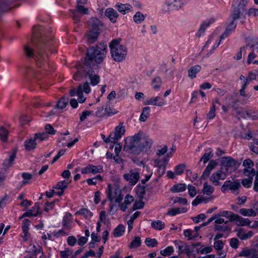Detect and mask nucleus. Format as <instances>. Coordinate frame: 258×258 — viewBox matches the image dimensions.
I'll return each instance as SVG.
<instances>
[{
	"label": "nucleus",
	"mask_w": 258,
	"mask_h": 258,
	"mask_svg": "<svg viewBox=\"0 0 258 258\" xmlns=\"http://www.w3.org/2000/svg\"><path fill=\"white\" fill-rule=\"evenodd\" d=\"M107 53V45L102 43L96 47L88 49L83 66L81 68L85 73V77L90 81L92 85H97L100 82V77L96 73L98 64L104 60Z\"/></svg>",
	"instance_id": "nucleus-1"
},
{
	"label": "nucleus",
	"mask_w": 258,
	"mask_h": 258,
	"mask_svg": "<svg viewBox=\"0 0 258 258\" xmlns=\"http://www.w3.org/2000/svg\"><path fill=\"white\" fill-rule=\"evenodd\" d=\"M152 144L153 141L150 137L143 132L139 131L125 139L123 150L130 154H139L149 150Z\"/></svg>",
	"instance_id": "nucleus-2"
},
{
	"label": "nucleus",
	"mask_w": 258,
	"mask_h": 258,
	"mask_svg": "<svg viewBox=\"0 0 258 258\" xmlns=\"http://www.w3.org/2000/svg\"><path fill=\"white\" fill-rule=\"evenodd\" d=\"M120 38L112 40L109 44L111 56L116 61H120L125 58L127 53V48L120 44Z\"/></svg>",
	"instance_id": "nucleus-3"
},
{
	"label": "nucleus",
	"mask_w": 258,
	"mask_h": 258,
	"mask_svg": "<svg viewBox=\"0 0 258 258\" xmlns=\"http://www.w3.org/2000/svg\"><path fill=\"white\" fill-rule=\"evenodd\" d=\"M229 19L231 20V22L228 25L224 32L223 33L222 35L220 36V41L218 43H217V39H215L213 36H211L208 39V40L206 42L204 46V48L207 47L208 45L210 44L214 43L213 46H212V50H214L216 48H217L219 45L221 40L224 39L225 38L228 37L230 33H231V32L236 28V21L237 19H233V18H230V17H229Z\"/></svg>",
	"instance_id": "nucleus-4"
},
{
	"label": "nucleus",
	"mask_w": 258,
	"mask_h": 258,
	"mask_svg": "<svg viewBox=\"0 0 258 258\" xmlns=\"http://www.w3.org/2000/svg\"><path fill=\"white\" fill-rule=\"evenodd\" d=\"M91 91L89 84L87 81L82 85H80L77 89L76 90L74 88H72L70 91V95L71 96L77 95L79 98V102L83 103L86 100V97L83 96V92L89 93Z\"/></svg>",
	"instance_id": "nucleus-5"
},
{
	"label": "nucleus",
	"mask_w": 258,
	"mask_h": 258,
	"mask_svg": "<svg viewBox=\"0 0 258 258\" xmlns=\"http://www.w3.org/2000/svg\"><path fill=\"white\" fill-rule=\"evenodd\" d=\"M248 0H234L232 6L233 11L230 15V18L238 19L240 15L245 11V7Z\"/></svg>",
	"instance_id": "nucleus-6"
},
{
	"label": "nucleus",
	"mask_w": 258,
	"mask_h": 258,
	"mask_svg": "<svg viewBox=\"0 0 258 258\" xmlns=\"http://www.w3.org/2000/svg\"><path fill=\"white\" fill-rule=\"evenodd\" d=\"M213 216L215 223V230L223 232L230 230L227 225L228 220H225L219 213L214 215Z\"/></svg>",
	"instance_id": "nucleus-7"
},
{
	"label": "nucleus",
	"mask_w": 258,
	"mask_h": 258,
	"mask_svg": "<svg viewBox=\"0 0 258 258\" xmlns=\"http://www.w3.org/2000/svg\"><path fill=\"white\" fill-rule=\"evenodd\" d=\"M124 178L129 182L131 185H135L139 180L140 174L138 171L132 170L128 173L124 174Z\"/></svg>",
	"instance_id": "nucleus-8"
},
{
	"label": "nucleus",
	"mask_w": 258,
	"mask_h": 258,
	"mask_svg": "<svg viewBox=\"0 0 258 258\" xmlns=\"http://www.w3.org/2000/svg\"><path fill=\"white\" fill-rule=\"evenodd\" d=\"M222 164L228 170L229 168H232L234 170L240 165L238 162L231 157H224L222 158Z\"/></svg>",
	"instance_id": "nucleus-9"
},
{
	"label": "nucleus",
	"mask_w": 258,
	"mask_h": 258,
	"mask_svg": "<svg viewBox=\"0 0 258 258\" xmlns=\"http://www.w3.org/2000/svg\"><path fill=\"white\" fill-rule=\"evenodd\" d=\"M226 173L221 169L213 173L210 177V179L214 185L218 186L220 184L219 181L220 180L225 179L226 178Z\"/></svg>",
	"instance_id": "nucleus-10"
},
{
	"label": "nucleus",
	"mask_w": 258,
	"mask_h": 258,
	"mask_svg": "<svg viewBox=\"0 0 258 258\" xmlns=\"http://www.w3.org/2000/svg\"><path fill=\"white\" fill-rule=\"evenodd\" d=\"M125 132V130L123 125V123H120L119 125L115 127L114 132L110 134V137L113 139V141H114L115 143L121 138Z\"/></svg>",
	"instance_id": "nucleus-11"
},
{
	"label": "nucleus",
	"mask_w": 258,
	"mask_h": 258,
	"mask_svg": "<svg viewBox=\"0 0 258 258\" xmlns=\"http://www.w3.org/2000/svg\"><path fill=\"white\" fill-rule=\"evenodd\" d=\"M246 48L249 47L251 51L258 52V37L249 36L245 38Z\"/></svg>",
	"instance_id": "nucleus-12"
},
{
	"label": "nucleus",
	"mask_w": 258,
	"mask_h": 258,
	"mask_svg": "<svg viewBox=\"0 0 258 258\" xmlns=\"http://www.w3.org/2000/svg\"><path fill=\"white\" fill-rule=\"evenodd\" d=\"M238 102V100L235 99L234 100L231 102V103L229 104V105H231V107H233L236 110L237 115L243 118L251 117V115L249 113V112L247 110L243 108H237L235 107V104Z\"/></svg>",
	"instance_id": "nucleus-13"
},
{
	"label": "nucleus",
	"mask_w": 258,
	"mask_h": 258,
	"mask_svg": "<svg viewBox=\"0 0 258 258\" xmlns=\"http://www.w3.org/2000/svg\"><path fill=\"white\" fill-rule=\"evenodd\" d=\"M48 44H47V38H44L42 40V44H39L37 45V47L38 48V55L37 56V58L38 59V64H40V67L41 66V61L43 60H45L46 58L47 57V55L46 54H43L42 52V45H44L45 46H47Z\"/></svg>",
	"instance_id": "nucleus-14"
},
{
	"label": "nucleus",
	"mask_w": 258,
	"mask_h": 258,
	"mask_svg": "<svg viewBox=\"0 0 258 258\" xmlns=\"http://www.w3.org/2000/svg\"><path fill=\"white\" fill-rule=\"evenodd\" d=\"M186 0H163V3L168 7H172L176 10L181 9Z\"/></svg>",
	"instance_id": "nucleus-15"
},
{
	"label": "nucleus",
	"mask_w": 258,
	"mask_h": 258,
	"mask_svg": "<svg viewBox=\"0 0 258 258\" xmlns=\"http://www.w3.org/2000/svg\"><path fill=\"white\" fill-rule=\"evenodd\" d=\"M70 182L66 179L58 182L54 187L56 189L60 190V191H56L55 194L61 196L63 195L64 190L67 188Z\"/></svg>",
	"instance_id": "nucleus-16"
},
{
	"label": "nucleus",
	"mask_w": 258,
	"mask_h": 258,
	"mask_svg": "<svg viewBox=\"0 0 258 258\" xmlns=\"http://www.w3.org/2000/svg\"><path fill=\"white\" fill-rule=\"evenodd\" d=\"M215 21L214 18H211L208 20H207L203 22L201 24L200 29L198 31L196 36L197 37H201L205 32V30L211 24L213 23Z\"/></svg>",
	"instance_id": "nucleus-17"
},
{
	"label": "nucleus",
	"mask_w": 258,
	"mask_h": 258,
	"mask_svg": "<svg viewBox=\"0 0 258 258\" xmlns=\"http://www.w3.org/2000/svg\"><path fill=\"white\" fill-rule=\"evenodd\" d=\"M88 23L91 27V30L100 32V28L102 26V24L98 19L92 18L89 20Z\"/></svg>",
	"instance_id": "nucleus-18"
},
{
	"label": "nucleus",
	"mask_w": 258,
	"mask_h": 258,
	"mask_svg": "<svg viewBox=\"0 0 258 258\" xmlns=\"http://www.w3.org/2000/svg\"><path fill=\"white\" fill-rule=\"evenodd\" d=\"M166 103V101L162 98L157 96L149 98L147 100L148 105H153L158 106H162Z\"/></svg>",
	"instance_id": "nucleus-19"
},
{
	"label": "nucleus",
	"mask_w": 258,
	"mask_h": 258,
	"mask_svg": "<svg viewBox=\"0 0 258 258\" xmlns=\"http://www.w3.org/2000/svg\"><path fill=\"white\" fill-rule=\"evenodd\" d=\"M217 163L215 161H210L203 172L201 178L206 179L210 175L211 171L217 166Z\"/></svg>",
	"instance_id": "nucleus-20"
},
{
	"label": "nucleus",
	"mask_w": 258,
	"mask_h": 258,
	"mask_svg": "<svg viewBox=\"0 0 258 258\" xmlns=\"http://www.w3.org/2000/svg\"><path fill=\"white\" fill-rule=\"evenodd\" d=\"M115 8L120 13L123 14L133 11V7L129 4H123L118 3L116 5Z\"/></svg>",
	"instance_id": "nucleus-21"
},
{
	"label": "nucleus",
	"mask_w": 258,
	"mask_h": 258,
	"mask_svg": "<svg viewBox=\"0 0 258 258\" xmlns=\"http://www.w3.org/2000/svg\"><path fill=\"white\" fill-rule=\"evenodd\" d=\"M105 14L107 17L112 22L115 23L116 21L118 14L117 12L112 8H107L105 12Z\"/></svg>",
	"instance_id": "nucleus-22"
},
{
	"label": "nucleus",
	"mask_w": 258,
	"mask_h": 258,
	"mask_svg": "<svg viewBox=\"0 0 258 258\" xmlns=\"http://www.w3.org/2000/svg\"><path fill=\"white\" fill-rule=\"evenodd\" d=\"M17 152V149H12L11 152L10 153L9 159H6L4 162L3 164L5 167H9L11 166L16 158Z\"/></svg>",
	"instance_id": "nucleus-23"
},
{
	"label": "nucleus",
	"mask_w": 258,
	"mask_h": 258,
	"mask_svg": "<svg viewBox=\"0 0 258 258\" xmlns=\"http://www.w3.org/2000/svg\"><path fill=\"white\" fill-rule=\"evenodd\" d=\"M99 33V31H95L92 30L88 31L86 34L88 41L90 43H94L97 40Z\"/></svg>",
	"instance_id": "nucleus-24"
},
{
	"label": "nucleus",
	"mask_w": 258,
	"mask_h": 258,
	"mask_svg": "<svg viewBox=\"0 0 258 258\" xmlns=\"http://www.w3.org/2000/svg\"><path fill=\"white\" fill-rule=\"evenodd\" d=\"M221 216L228 219L229 221H235L238 218V215L231 211H223L219 213Z\"/></svg>",
	"instance_id": "nucleus-25"
},
{
	"label": "nucleus",
	"mask_w": 258,
	"mask_h": 258,
	"mask_svg": "<svg viewBox=\"0 0 258 258\" xmlns=\"http://www.w3.org/2000/svg\"><path fill=\"white\" fill-rule=\"evenodd\" d=\"M40 208V204L38 203H35V205L33 207L34 209L37 210L36 213H33V211L32 210H30L28 211L25 212L23 214V215L20 217V219H22L24 217H32V216H36L40 212L39 211V209Z\"/></svg>",
	"instance_id": "nucleus-26"
},
{
	"label": "nucleus",
	"mask_w": 258,
	"mask_h": 258,
	"mask_svg": "<svg viewBox=\"0 0 258 258\" xmlns=\"http://www.w3.org/2000/svg\"><path fill=\"white\" fill-rule=\"evenodd\" d=\"M253 235V232L251 231H249L246 232L245 230L243 229L240 228L237 232V236L242 240H245L250 238Z\"/></svg>",
	"instance_id": "nucleus-27"
},
{
	"label": "nucleus",
	"mask_w": 258,
	"mask_h": 258,
	"mask_svg": "<svg viewBox=\"0 0 258 258\" xmlns=\"http://www.w3.org/2000/svg\"><path fill=\"white\" fill-rule=\"evenodd\" d=\"M201 70V67L199 65H196L191 67L188 71V76L191 79L196 77V74Z\"/></svg>",
	"instance_id": "nucleus-28"
},
{
	"label": "nucleus",
	"mask_w": 258,
	"mask_h": 258,
	"mask_svg": "<svg viewBox=\"0 0 258 258\" xmlns=\"http://www.w3.org/2000/svg\"><path fill=\"white\" fill-rule=\"evenodd\" d=\"M36 140L35 137L33 139L31 138L26 140L24 142V146L26 149L29 151L35 149L37 145Z\"/></svg>",
	"instance_id": "nucleus-29"
},
{
	"label": "nucleus",
	"mask_w": 258,
	"mask_h": 258,
	"mask_svg": "<svg viewBox=\"0 0 258 258\" xmlns=\"http://www.w3.org/2000/svg\"><path fill=\"white\" fill-rule=\"evenodd\" d=\"M30 221L28 219H25L22 222V230L24 233L23 236V238L26 241L27 240V235L28 233L29 226L30 225Z\"/></svg>",
	"instance_id": "nucleus-30"
},
{
	"label": "nucleus",
	"mask_w": 258,
	"mask_h": 258,
	"mask_svg": "<svg viewBox=\"0 0 258 258\" xmlns=\"http://www.w3.org/2000/svg\"><path fill=\"white\" fill-rule=\"evenodd\" d=\"M186 211L187 210L185 208H171L168 210L167 214L173 216L178 214L184 213L186 212Z\"/></svg>",
	"instance_id": "nucleus-31"
},
{
	"label": "nucleus",
	"mask_w": 258,
	"mask_h": 258,
	"mask_svg": "<svg viewBox=\"0 0 258 258\" xmlns=\"http://www.w3.org/2000/svg\"><path fill=\"white\" fill-rule=\"evenodd\" d=\"M172 156L171 153H168L167 154V156H165L163 159H156L155 160V165L156 167H159L163 165H166L168 160L169 156L171 157Z\"/></svg>",
	"instance_id": "nucleus-32"
},
{
	"label": "nucleus",
	"mask_w": 258,
	"mask_h": 258,
	"mask_svg": "<svg viewBox=\"0 0 258 258\" xmlns=\"http://www.w3.org/2000/svg\"><path fill=\"white\" fill-rule=\"evenodd\" d=\"M213 156V152L211 148H209L206 151V152L203 155L200 159L199 163L203 161L204 164H206Z\"/></svg>",
	"instance_id": "nucleus-33"
},
{
	"label": "nucleus",
	"mask_w": 258,
	"mask_h": 258,
	"mask_svg": "<svg viewBox=\"0 0 258 258\" xmlns=\"http://www.w3.org/2000/svg\"><path fill=\"white\" fill-rule=\"evenodd\" d=\"M186 185L184 183H178L174 185L171 188V191L173 192H182L185 190Z\"/></svg>",
	"instance_id": "nucleus-34"
},
{
	"label": "nucleus",
	"mask_w": 258,
	"mask_h": 258,
	"mask_svg": "<svg viewBox=\"0 0 258 258\" xmlns=\"http://www.w3.org/2000/svg\"><path fill=\"white\" fill-rule=\"evenodd\" d=\"M150 108L149 106L145 107L143 109L142 112L140 115L139 120L141 121L144 122L149 117L150 114Z\"/></svg>",
	"instance_id": "nucleus-35"
},
{
	"label": "nucleus",
	"mask_w": 258,
	"mask_h": 258,
	"mask_svg": "<svg viewBox=\"0 0 258 258\" xmlns=\"http://www.w3.org/2000/svg\"><path fill=\"white\" fill-rule=\"evenodd\" d=\"M239 213L244 216H255L256 215L255 211L252 209L242 208L240 209Z\"/></svg>",
	"instance_id": "nucleus-36"
},
{
	"label": "nucleus",
	"mask_w": 258,
	"mask_h": 258,
	"mask_svg": "<svg viewBox=\"0 0 258 258\" xmlns=\"http://www.w3.org/2000/svg\"><path fill=\"white\" fill-rule=\"evenodd\" d=\"M125 227L122 225L119 224L113 230V235L114 237H118L121 236L124 232Z\"/></svg>",
	"instance_id": "nucleus-37"
},
{
	"label": "nucleus",
	"mask_w": 258,
	"mask_h": 258,
	"mask_svg": "<svg viewBox=\"0 0 258 258\" xmlns=\"http://www.w3.org/2000/svg\"><path fill=\"white\" fill-rule=\"evenodd\" d=\"M214 188L211 185L208 184L207 182H205L203 189L204 194L210 196L213 193Z\"/></svg>",
	"instance_id": "nucleus-38"
},
{
	"label": "nucleus",
	"mask_w": 258,
	"mask_h": 258,
	"mask_svg": "<svg viewBox=\"0 0 258 258\" xmlns=\"http://www.w3.org/2000/svg\"><path fill=\"white\" fill-rule=\"evenodd\" d=\"M145 16L140 12H137L134 16V22L137 24H140L144 21Z\"/></svg>",
	"instance_id": "nucleus-39"
},
{
	"label": "nucleus",
	"mask_w": 258,
	"mask_h": 258,
	"mask_svg": "<svg viewBox=\"0 0 258 258\" xmlns=\"http://www.w3.org/2000/svg\"><path fill=\"white\" fill-rule=\"evenodd\" d=\"M9 131L3 126H0V138L3 142H6L8 140Z\"/></svg>",
	"instance_id": "nucleus-40"
},
{
	"label": "nucleus",
	"mask_w": 258,
	"mask_h": 258,
	"mask_svg": "<svg viewBox=\"0 0 258 258\" xmlns=\"http://www.w3.org/2000/svg\"><path fill=\"white\" fill-rule=\"evenodd\" d=\"M71 214L67 213L63 218L62 225L68 229L70 228V225L71 224Z\"/></svg>",
	"instance_id": "nucleus-41"
},
{
	"label": "nucleus",
	"mask_w": 258,
	"mask_h": 258,
	"mask_svg": "<svg viewBox=\"0 0 258 258\" xmlns=\"http://www.w3.org/2000/svg\"><path fill=\"white\" fill-rule=\"evenodd\" d=\"M151 226L156 230H161L164 228L165 224L160 220H157L153 221Z\"/></svg>",
	"instance_id": "nucleus-42"
},
{
	"label": "nucleus",
	"mask_w": 258,
	"mask_h": 258,
	"mask_svg": "<svg viewBox=\"0 0 258 258\" xmlns=\"http://www.w3.org/2000/svg\"><path fill=\"white\" fill-rule=\"evenodd\" d=\"M243 172L245 176L252 178L254 176H256V172H255V170L252 167L245 168L243 170Z\"/></svg>",
	"instance_id": "nucleus-43"
},
{
	"label": "nucleus",
	"mask_w": 258,
	"mask_h": 258,
	"mask_svg": "<svg viewBox=\"0 0 258 258\" xmlns=\"http://www.w3.org/2000/svg\"><path fill=\"white\" fill-rule=\"evenodd\" d=\"M78 214L83 215L86 219H90L93 215L92 213L86 209H82L80 211H77L75 215Z\"/></svg>",
	"instance_id": "nucleus-44"
},
{
	"label": "nucleus",
	"mask_w": 258,
	"mask_h": 258,
	"mask_svg": "<svg viewBox=\"0 0 258 258\" xmlns=\"http://www.w3.org/2000/svg\"><path fill=\"white\" fill-rule=\"evenodd\" d=\"M72 249L66 248L64 250L60 251V256L61 258H72Z\"/></svg>",
	"instance_id": "nucleus-45"
},
{
	"label": "nucleus",
	"mask_w": 258,
	"mask_h": 258,
	"mask_svg": "<svg viewBox=\"0 0 258 258\" xmlns=\"http://www.w3.org/2000/svg\"><path fill=\"white\" fill-rule=\"evenodd\" d=\"M136 194L140 200L143 199L145 194V187L139 185L137 187Z\"/></svg>",
	"instance_id": "nucleus-46"
},
{
	"label": "nucleus",
	"mask_w": 258,
	"mask_h": 258,
	"mask_svg": "<svg viewBox=\"0 0 258 258\" xmlns=\"http://www.w3.org/2000/svg\"><path fill=\"white\" fill-rule=\"evenodd\" d=\"M175 244L179 250L178 253L179 254L184 252V249H185L188 246L185 243L181 241H175Z\"/></svg>",
	"instance_id": "nucleus-47"
},
{
	"label": "nucleus",
	"mask_w": 258,
	"mask_h": 258,
	"mask_svg": "<svg viewBox=\"0 0 258 258\" xmlns=\"http://www.w3.org/2000/svg\"><path fill=\"white\" fill-rule=\"evenodd\" d=\"M141 244V240L140 237H135L131 243L129 247L130 248H134L139 247Z\"/></svg>",
	"instance_id": "nucleus-48"
},
{
	"label": "nucleus",
	"mask_w": 258,
	"mask_h": 258,
	"mask_svg": "<svg viewBox=\"0 0 258 258\" xmlns=\"http://www.w3.org/2000/svg\"><path fill=\"white\" fill-rule=\"evenodd\" d=\"M69 99L65 97H62L57 103V107L60 109L64 108L68 104Z\"/></svg>",
	"instance_id": "nucleus-49"
},
{
	"label": "nucleus",
	"mask_w": 258,
	"mask_h": 258,
	"mask_svg": "<svg viewBox=\"0 0 258 258\" xmlns=\"http://www.w3.org/2000/svg\"><path fill=\"white\" fill-rule=\"evenodd\" d=\"M174 252V249L172 246H168L165 249L161 250L160 253L164 256H168L170 255Z\"/></svg>",
	"instance_id": "nucleus-50"
},
{
	"label": "nucleus",
	"mask_w": 258,
	"mask_h": 258,
	"mask_svg": "<svg viewBox=\"0 0 258 258\" xmlns=\"http://www.w3.org/2000/svg\"><path fill=\"white\" fill-rule=\"evenodd\" d=\"M253 252H255L254 250L249 249L245 248L242 249V250L239 253V255L240 256H251Z\"/></svg>",
	"instance_id": "nucleus-51"
},
{
	"label": "nucleus",
	"mask_w": 258,
	"mask_h": 258,
	"mask_svg": "<svg viewBox=\"0 0 258 258\" xmlns=\"http://www.w3.org/2000/svg\"><path fill=\"white\" fill-rule=\"evenodd\" d=\"M145 242L147 246L151 247H154L158 244V242L156 239H152L151 238H147L145 239Z\"/></svg>",
	"instance_id": "nucleus-52"
},
{
	"label": "nucleus",
	"mask_w": 258,
	"mask_h": 258,
	"mask_svg": "<svg viewBox=\"0 0 258 258\" xmlns=\"http://www.w3.org/2000/svg\"><path fill=\"white\" fill-rule=\"evenodd\" d=\"M34 137L36 140H38L40 141H43L48 138V135L47 133L43 132L41 133L35 134Z\"/></svg>",
	"instance_id": "nucleus-53"
},
{
	"label": "nucleus",
	"mask_w": 258,
	"mask_h": 258,
	"mask_svg": "<svg viewBox=\"0 0 258 258\" xmlns=\"http://www.w3.org/2000/svg\"><path fill=\"white\" fill-rule=\"evenodd\" d=\"M234 221H238L241 226H248L250 225L251 222L248 219L243 218L238 216L237 220H235Z\"/></svg>",
	"instance_id": "nucleus-54"
},
{
	"label": "nucleus",
	"mask_w": 258,
	"mask_h": 258,
	"mask_svg": "<svg viewBox=\"0 0 258 258\" xmlns=\"http://www.w3.org/2000/svg\"><path fill=\"white\" fill-rule=\"evenodd\" d=\"M82 66H80L78 68V71L76 72L75 74L74 75V79L76 81H80L83 77V75L82 73V71H83L81 69L82 68Z\"/></svg>",
	"instance_id": "nucleus-55"
},
{
	"label": "nucleus",
	"mask_w": 258,
	"mask_h": 258,
	"mask_svg": "<svg viewBox=\"0 0 258 258\" xmlns=\"http://www.w3.org/2000/svg\"><path fill=\"white\" fill-rule=\"evenodd\" d=\"M186 165L184 164H181L175 167V173L176 175L181 174L185 170Z\"/></svg>",
	"instance_id": "nucleus-56"
},
{
	"label": "nucleus",
	"mask_w": 258,
	"mask_h": 258,
	"mask_svg": "<svg viewBox=\"0 0 258 258\" xmlns=\"http://www.w3.org/2000/svg\"><path fill=\"white\" fill-rule=\"evenodd\" d=\"M71 16L73 18V20L75 21L76 23L79 21L80 18H81V15L79 12H78L76 10H71Z\"/></svg>",
	"instance_id": "nucleus-57"
},
{
	"label": "nucleus",
	"mask_w": 258,
	"mask_h": 258,
	"mask_svg": "<svg viewBox=\"0 0 258 258\" xmlns=\"http://www.w3.org/2000/svg\"><path fill=\"white\" fill-rule=\"evenodd\" d=\"M161 84V79L159 77H156L152 80L153 87L155 89L159 88Z\"/></svg>",
	"instance_id": "nucleus-58"
},
{
	"label": "nucleus",
	"mask_w": 258,
	"mask_h": 258,
	"mask_svg": "<svg viewBox=\"0 0 258 258\" xmlns=\"http://www.w3.org/2000/svg\"><path fill=\"white\" fill-rule=\"evenodd\" d=\"M215 111H216V106L213 103L212 105V106L211 107L210 111L207 114V116L209 119H213L216 115L215 114Z\"/></svg>",
	"instance_id": "nucleus-59"
},
{
	"label": "nucleus",
	"mask_w": 258,
	"mask_h": 258,
	"mask_svg": "<svg viewBox=\"0 0 258 258\" xmlns=\"http://www.w3.org/2000/svg\"><path fill=\"white\" fill-rule=\"evenodd\" d=\"M252 180L253 178L251 177L248 178H245L242 180L241 183L244 187H249L251 185Z\"/></svg>",
	"instance_id": "nucleus-60"
},
{
	"label": "nucleus",
	"mask_w": 258,
	"mask_h": 258,
	"mask_svg": "<svg viewBox=\"0 0 258 258\" xmlns=\"http://www.w3.org/2000/svg\"><path fill=\"white\" fill-rule=\"evenodd\" d=\"M214 247L217 250H221L223 248L224 243L222 240H215Z\"/></svg>",
	"instance_id": "nucleus-61"
},
{
	"label": "nucleus",
	"mask_w": 258,
	"mask_h": 258,
	"mask_svg": "<svg viewBox=\"0 0 258 258\" xmlns=\"http://www.w3.org/2000/svg\"><path fill=\"white\" fill-rule=\"evenodd\" d=\"M77 11L82 14H87L88 12V9L85 8L83 5H77Z\"/></svg>",
	"instance_id": "nucleus-62"
},
{
	"label": "nucleus",
	"mask_w": 258,
	"mask_h": 258,
	"mask_svg": "<svg viewBox=\"0 0 258 258\" xmlns=\"http://www.w3.org/2000/svg\"><path fill=\"white\" fill-rule=\"evenodd\" d=\"M24 51L26 55L29 57H31L33 56V50L30 48L28 45H26L24 47Z\"/></svg>",
	"instance_id": "nucleus-63"
},
{
	"label": "nucleus",
	"mask_w": 258,
	"mask_h": 258,
	"mask_svg": "<svg viewBox=\"0 0 258 258\" xmlns=\"http://www.w3.org/2000/svg\"><path fill=\"white\" fill-rule=\"evenodd\" d=\"M91 173L95 174L97 173H100L102 171V168L101 166H95L92 165H90Z\"/></svg>",
	"instance_id": "nucleus-64"
}]
</instances>
